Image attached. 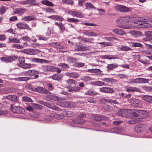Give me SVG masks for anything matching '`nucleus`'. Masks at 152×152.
<instances>
[{
    "mask_svg": "<svg viewBox=\"0 0 152 152\" xmlns=\"http://www.w3.org/2000/svg\"><path fill=\"white\" fill-rule=\"evenodd\" d=\"M120 49L121 50L123 51H128L131 50L130 48L127 46H121L120 48Z\"/></svg>",
    "mask_w": 152,
    "mask_h": 152,
    "instance_id": "37998d69",
    "label": "nucleus"
},
{
    "mask_svg": "<svg viewBox=\"0 0 152 152\" xmlns=\"http://www.w3.org/2000/svg\"><path fill=\"white\" fill-rule=\"evenodd\" d=\"M135 131L137 133H140L144 130L142 125L140 124L136 126L134 128Z\"/></svg>",
    "mask_w": 152,
    "mask_h": 152,
    "instance_id": "412c9836",
    "label": "nucleus"
},
{
    "mask_svg": "<svg viewBox=\"0 0 152 152\" xmlns=\"http://www.w3.org/2000/svg\"><path fill=\"white\" fill-rule=\"evenodd\" d=\"M139 80L140 83H148L149 81L148 79L144 78H139Z\"/></svg>",
    "mask_w": 152,
    "mask_h": 152,
    "instance_id": "a18cd8bd",
    "label": "nucleus"
},
{
    "mask_svg": "<svg viewBox=\"0 0 152 152\" xmlns=\"http://www.w3.org/2000/svg\"><path fill=\"white\" fill-rule=\"evenodd\" d=\"M53 66H43V69L46 72L53 71Z\"/></svg>",
    "mask_w": 152,
    "mask_h": 152,
    "instance_id": "bb28decb",
    "label": "nucleus"
},
{
    "mask_svg": "<svg viewBox=\"0 0 152 152\" xmlns=\"http://www.w3.org/2000/svg\"><path fill=\"white\" fill-rule=\"evenodd\" d=\"M39 93L46 94L48 93L49 91L45 89L40 87H37V91Z\"/></svg>",
    "mask_w": 152,
    "mask_h": 152,
    "instance_id": "dca6fc26",
    "label": "nucleus"
},
{
    "mask_svg": "<svg viewBox=\"0 0 152 152\" xmlns=\"http://www.w3.org/2000/svg\"><path fill=\"white\" fill-rule=\"evenodd\" d=\"M21 51L23 53L27 54L32 55V51L31 49H25L22 50Z\"/></svg>",
    "mask_w": 152,
    "mask_h": 152,
    "instance_id": "79ce46f5",
    "label": "nucleus"
},
{
    "mask_svg": "<svg viewBox=\"0 0 152 152\" xmlns=\"http://www.w3.org/2000/svg\"><path fill=\"white\" fill-rule=\"evenodd\" d=\"M7 9V8L4 6H2L1 7H0V13L2 14H4Z\"/></svg>",
    "mask_w": 152,
    "mask_h": 152,
    "instance_id": "3c124183",
    "label": "nucleus"
},
{
    "mask_svg": "<svg viewBox=\"0 0 152 152\" xmlns=\"http://www.w3.org/2000/svg\"><path fill=\"white\" fill-rule=\"evenodd\" d=\"M62 77V75L57 74H54L52 77V78L54 80H59Z\"/></svg>",
    "mask_w": 152,
    "mask_h": 152,
    "instance_id": "cd10ccee",
    "label": "nucleus"
},
{
    "mask_svg": "<svg viewBox=\"0 0 152 152\" xmlns=\"http://www.w3.org/2000/svg\"><path fill=\"white\" fill-rule=\"evenodd\" d=\"M65 82L68 84L69 85H71L73 84L75 85L77 83L76 81L72 79L67 80L65 81Z\"/></svg>",
    "mask_w": 152,
    "mask_h": 152,
    "instance_id": "72a5a7b5",
    "label": "nucleus"
},
{
    "mask_svg": "<svg viewBox=\"0 0 152 152\" xmlns=\"http://www.w3.org/2000/svg\"><path fill=\"white\" fill-rule=\"evenodd\" d=\"M101 45H103L104 46H111L112 44L111 43L106 42H101L100 43Z\"/></svg>",
    "mask_w": 152,
    "mask_h": 152,
    "instance_id": "680f3d73",
    "label": "nucleus"
},
{
    "mask_svg": "<svg viewBox=\"0 0 152 152\" xmlns=\"http://www.w3.org/2000/svg\"><path fill=\"white\" fill-rule=\"evenodd\" d=\"M84 64L80 62H75L74 63L73 65L76 67H81L84 65Z\"/></svg>",
    "mask_w": 152,
    "mask_h": 152,
    "instance_id": "de8ad7c7",
    "label": "nucleus"
},
{
    "mask_svg": "<svg viewBox=\"0 0 152 152\" xmlns=\"http://www.w3.org/2000/svg\"><path fill=\"white\" fill-rule=\"evenodd\" d=\"M106 39L107 40L110 41H113V40H118L117 38L114 37H106Z\"/></svg>",
    "mask_w": 152,
    "mask_h": 152,
    "instance_id": "13d9d810",
    "label": "nucleus"
},
{
    "mask_svg": "<svg viewBox=\"0 0 152 152\" xmlns=\"http://www.w3.org/2000/svg\"><path fill=\"white\" fill-rule=\"evenodd\" d=\"M85 6L87 9H95V8L94 6L90 3H86Z\"/></svg>",
    "mask_w": 152,
    "mask_h": 152,
    "instance_id": "58836bf2",
    "label": "nucleus"
},
{
    "mask_svg": "<svg viewBox=\"0 0 152 152\" xmlns=\"http://www.w3.org/2000/svg\"><path fill=\"white\" fill-rule=\"evenodd\" d=\"M87 48L83 45H77L75 47V50L77 51H85L87 50Z\"/></svg>",
    "mask_w": 152,
    "mask_h": 152,
    "instance_id": "b1692460",
    "label": "nucleus"
},
{
    "mask_svg": "<svg viewBox=\"0 0 152 152\" xmlns=\"http://www.w3.org/2000/svg\"><path fill=\"white\" fill-rule=\"evenodd\" d=\"M110 106L108 105L105 104L103 106V108L106 110L110 111Z\"/></svg>",
    "mask_w": 152,
    "mask_h": 152,
    "instance_id": "bf43d9fd",
    "label": "nucleus"
},
{
    "mask_svg": "<svg viewBox=\"0 0 152 152\" xmlns=\"http://www.w3.org/2000/svg\"><path fill=\"white\" fill-rule=\"evenodd\" d=\"M133 116L141 118H146L148 115V113L144 110H136V112L133 114Z\"/></svg>",
    "mask_w": 152,
    "mask_h": 152,
    "instance_id": "7ed1b4c3",
    "label": "nucleus"
},
{
    "mask_svg": "<svg viewBox=\"0 0 152 152\" xmlns=\"http://www.w3.org/2000/svg\"><path fill=\"white\" fill-rule=\"evenodd\" d=\"M47 86L48 87V89L50 91H52L53 89V88L52 84L50 83H48L47 84Z\"/></svg>",
    "mask_w": 152,
    "mask_h": 152,
    "instance_id": "69168bd1",
    "label": "nucleus"
},
{
    "mask_svg": "<svg viewBox=\"0 0 152 152\" xmlns=\"http://www.w3.org/2000/svg\"><path fill=\"white\" fill-rule=\"evenodd\" d=\"M13 47L21 49L23 48L22 45H20L18 44H15L12 45Z\"/></svg>",
    "mask_w": 152,
    "mask_h": 152,
    "instance_id": "4d7b16f0",
    "label": "nucleus"
},
{
    "mask_svg": "<svg viewBox=\"0 0 152 152\" xmlns=\"http://www.w3.org/2000/svg\"><path fill=\"white\" fill-rule=\"evenodd\" d=\"M20 67L24 69H29L32 67V64H30L24 63L21 65H19Z\"/></svg>",
    "mask_w": 152,
    "mask_h": 152,
    "instance_id": "a878e982",
    "label": "nucleus"
},
{
    "mask_svg": "<svg viewBox=\"0 0 152 152\" xmlns=\"http://www.w3.org/2000/svg\"><path fill=\"white\" fill-rule=\"evenodd\" d=\"M6 98L14 102H16L17 101L18 97L15 95H8L7 96Z\"/></svg>",
    "mask_w": 152,
    "mask_h": 152,
    "instance_id": "a211bd4d",
    "label": "nucleus"
},
{
    "mask_svg": "<svg viewBox=\"0 0 152 152\" xmlns=\"http://www.w3.org/2000/svg\"><path fill=\"white\" fill-rule=\"evenodd\" d=\"M18 61L20 63L19 65H21L25 63V59L24 57H19L18 58Z\"/></svg>",
    "mask_w": 152,
    "mask_h": 152,
    "instance_id": "e433bc0d",
    "label": "nucleus"
},
{
    "mask_svg": "<svg viewBox=\"0 0 152 152\" xmlns=\"http://www.w3.org/2000/svg\"><path fill=\"white\" fill-rule=\"evenodd\" d=\"M116 24L118 27L125 29L129 28L131 24L130 18L127 16L119 18L116 20Z\"/></svg>",
    "mask_w": 152,
    "mask_h": 152,
    "instance_id": "f257e3e1",
    "label": "nucleus"
},
{
    "mask_svg": "<svg viewBox=\"0 0 152 152\" xmlns=\"http://www.w3.org/2000/svg\"><path fill=\"white\" fill-rule=\"evenodd\" d=\"M59 66H61L62 68H69L67 64L64 63H60Z\"/></svg>",
    "mask_w": 152,
    "mask_h": 152,
    "instance_id": "6e6d98bb",
    "label": "nucleus"
},
{
    "mask_svg": "<svg viewBox=\"0 0 152 152\" xmlns=\"http://www.w3.org/2000/svg\"><path fill=\"white\" fill-rule=\"evenodd\" d=\"M34 1V0H26L24 1H21L20 4H26L33 3Z\"/></svg>",
    "mask_w": 152,
    "mask_h": 152,
    "instance_id": "a19ab883",
    "label": "nucleus"
},
{
    "mask_svg": "<svg viewBox=\"0 0 152 152\" xmlns=\"http://www.w3.org/2000/svg\"><path fill=\"white\" fill-rule=\"evenodd\" d=\"M85 94L89 95H94L96 94H98L96 92L94 91L90 90L88 91L85 93Z\"/></svg>",
    "mask_w": 152,
    "mask_h": 152,
    "instance_id": "c756f323",
    "label": "nucleus"
},
{
    "mask_svg": "<svg viewBox=\"0 0 152 152\" xmlns=\"http://www.w3.org/2000/svg\"><path fill=\"white\" fill-rule=\"evenodd\" d=\"M23 101L26 102H31L32 100L30 98L26 97L23 96Z\"/></svg>",
    "mask_w": 152,
    "mask_h": 152,
    "instance_id": "8fccbe9b",
    "label": "nucleus"
},
{
    "mask_svg": "<svg viewBox=\"0 0 152 152\" xmlns=\"http://www.w3.org/2000/svg\"><path fill=\"white\" fill-rule=\"evenodd\" d=\"M151 96H149L148 95H144L142 96V98L145 101L148 102Z\"/></svg>",
    "mask_w": 152,
    "mask_h": 152,
    "instance_id": "ea45409f",
    "label": "nucleus"
},
{
    "mask_svg": "<svg viewBox=\"0 0 152 152\" xmlns=\"http://www.w3.org/2000/svg\"><path fill=\"white\" fill-rule=\"evenodd\" d=\"M26 11V9L23 8H18L15 9L13 12L14 14H24Z\"/></svg>",
    "mask_w": 152,
    "mask_h": 152,
    "instance_id": "1a4fd4ad",
    "label": "nucleus"
},
{
    "mask_svg": "<svg viewBox=\"0 0 152 152\" xmlns=\"http://www.w3.org/2000/svg\"><path fill=\"white\" fill-rule=\"evenodd\" d=\"M31 61L33 62L40 63H48V61L47 60L37 58H33L31 59Z\"/></svg>",
    "mask_w": 152,
    "mask_h": 152,
    "instance_id": "6ab92c4d",
    "label": "nucleus"
},
{
    "mask_svg": "<svg viewBox=\"0 0 152 152\" xmlns=\"http://www.w3.org/2000/svg\"><path fill=\"white\" fill-rule=\"evenodd\" d=\"M118 77L121 79L126 78L127 77V76L124 74H119L118 75Z\"/></svg>",
    "mask_w": 152,
    "mask_h": 152,
    "instance_id": "052dcab7",
    "label": "nucleus"
},
{
    "mask_svg": "<svg viewBox=\"0 0 152 152\" xmlns=\"http://www.w3.org/2000/svg\"><path fill=\"white\" fill-rule=\"evenodd\" d=\"M38 38V39L39 40H47L48 39V38L45 37L41 36L40 35H39L37 36Z\"/></svg>",
    "mask_w": 152,
    "mask_h": 152,
    "instance_id": "e2e57ef3",
    "label": "nucleus"
},
{
    "mask_svg": "<svg viewBox=\"0 0 152 152\" xmlns=\"http://www.w3.org/2000/svg\"><path fill=\"white\" fill-rule=\"evenodd\" d=\"M72 122L76 124H83L85 121L83 119L75 118L72 120Z\"/></svg>",
    "mask_w": 152,
    "mask_h": 152,
    "instance_id": "393cba45",
    "label": "nucleus"
},
{
    "mask_svg": "<svg viewBox=\"0 0 152 152\" xmlns=\"http://www.w3.org/2000/svg\"><path fill=\"white\" fill-rule=\"evenodd\" d=\"M100 90L102 92L106 93H113L114 92L113 88L107 87H103L100 88Z\"/></svg>",
    "mask_w": 152,
    "mask_h": 152,
    "instance_id": "6e6552de",
    "label": "nucleus"
},
{
    "mask_svg": "<svg viewBox=\"0 0 152 152\" xmlns=\"http://www.w3.org/2000/svg\"><path fill=\"white\" fill-rule=\"evenodd\" d=\"M133 24L136 27L142 28H152V18L149 20H146V19H143L142 21L140 20L134 21Z\"/></svg>",
    "mask_w": 152,
    "mask_h": 152,
    "instance_id": "f03ea898",
    "label": "nucleus"
},
{
    "mask_svg": "<svg viewBox=\"0 0 152 152\" xmlns=\"http://www.w3.org/2000/svg\"><path fill=\"white\" fill-rule=\"evenodd\" d=\"M132 92H141V89L138 88L136 87H132Z\"/></svg>",
    "mask_w": 152,
    "mask_h": 152,
    "instance_id": "09e8293b",
    "label": "nucleus"
},
{
    "mask_svg": "<svg viewBox=\"0 0 152 152\" xmlns=\"http://www.w3.org/2000/svg\"><path fill=\"white\" fill-rule=\"evenodd\" d=\"M66 76L71 78H76L79 76V74L75 72H67L66 73Z\"/></svg>",
    "mask_w": 152,
    "mask_h": 152,
    "instance_id": "f3484780",
    "label": "nucleus"
},
{
    "mask_svg": "<svg viewBox=\"0 0 152 152\" xmlns=\"http://www.w3.org/2000/svg\"><path fill=\"white\" fill-rule=\"evenodd\" d=\"M132 45L134 47H142L143 46V45L142 44L140 43H137V42H133L132 44Z\"/></svg>",
    "mask_w": 152,
    "mask_h": 152,
    "instance_id": "603ef678",
    "label": "nucleus"
},
{
    "mask_svg": "<svg viewBox=\"0 0 152 152\" xmlns=\"http://www.w3.org/2000/svg\"><path fill=\"white\" fill-rule=\"evenodd\" d=\"M12 104H11V110L14 113L18 114H22L25 112V110L22 107L18 106H15L12 107Z\"/></svg>",
    "mask_w": 152,
    "mask_h": 152,
    "instance_id": "20e7f679",
    "label": "nucleus"
},
{
    "mask_svg": "<svg viewBox=\"0 0 152 152\" xmlns=\"http://www.w3.org/2000/svg\"><path fill=\"white\" fill-rule=\"evenodd\" d=\"M67 21L69 22H72L77 23L79 20L78 19L74 18H68L67 19Z\"/></svg>",
    "mask_w": 152,
    "mask_h": 152,
    "instance_id": "4c0bfd02",
    "label": "nucleus"
},
{
    "mask_svg": "<svg viewBox=\"0 0 152 152\" xmlns=\"http://www.w3.org/2000/svg\"><path fill=\"white\" fill-rule=\"evenodd\" d=\"M131 101L132 102V106L134 107H139L140 106V102L137 99L133 98L131 100Z\"/></svg>",
    "mask_w": 152,
    "mask_h": 152,
    "instance_id": "f8f14e48",
    "label": "nucleus"
},
{
    "mask_svg": "<svg viewBox=\"0 0 152 152\" xmlns=\"http://www.w3.org/2000/svg\"><path fill=\"white\" fill-rule=\"evenodd\" d=\"M17 57L15 56H9L8 57H2L0 58L1 60L6 63L10 62L17 59Z\"/></svg>",
    "mask_w": 152,
    "mask_h": 152,
    "instance_id": "39448f33",
    "label": "nucleus"
},
{
    "mask_svg": "<svg viewBox=\"0 0 152 152\" xmlns=\"http://www.w3.org/2000/svg\"><path fill=\"white\" fill-rule=\"evenodd\" d=\"M39 72L36 70H29L26 71L25 73L29 76H34L35 78H37L39 77L38 74Z\"/></svg>",
    "mask_w": 152,
    "mask_h": 152,
    "instance_id": "423d86ee",
    "label": "nucleus"
},
{
    "mask_svg": "<svg viewBox=\"0 0 152 152\" xmlns=\"http://www.w3.org/2000/svg\"><path fill=\"white\" fill-rule=\"evenodd\" d=\"M18 20V18L16 16H13L10 18V21H15Z\"/></svg>",
    "mask_w": 152,
    "mask_h": 152,
    "instance_id": "774afa93",
    "label": "nucleus"
},
{
    "mask_svg": "<svg viewBox=\"0 0 152 152\" xmlns=\"http://www.w3.org/2000/svg\"><path fill=\"white\" fill-rule=\"evenodd\" d=\"M144 38L146 41L152 40V31L147 32L145 34V37Z\"/></svg>",
    "mask_w": 152,
    "mask_h": 152,
    "instance_id": "aec40b11",
    "label": "nucleus"
},
{
    "mask_svg": "<svg viewBox=\"0 0 152 152\" xmlns=\"http://www.w3.org/2000/svg\"><path fill=\"white\" fill-rule=\"evenodd\" d=\"M142 89L146 91L151 92L152 91V87L149 86H143L142 87Z\"/></svg>",
    "mask_w": 152,
    "mask_h": 152,
    "instance_id": "c9c22d12",
    "label": "nucleus"
},
{
    "mask_svg": "<svg viewBox=\"0 0 152 152\" xmlns=\"http://www.w3.org/2000/svg\"><path fill=\"white\" fill-rule=\"evenodd\" d=\"M69 14L70 15L73 17L82 18L83 16L82 14L80 12L76 11H69L68 12Z\"/></svg>",
    "mask_w": 152,
    "mask_h": 152,
    "instance_id": "9b49d317",
    "label": "nucleus"
},
{
    "mask_svg": "<svg viewBox=\"0 0 152 152\" xmlns=\"http://www.w3.org/2000/svg\"><path fill=\"white\" fill-rule=\"evenodd\" d=\"M62 2L65 4L70 5H73L74 4L72 0H62Z\"/></svg>",
    "mask_w": 152,
    "mask_h": 152,
    "instance_id": "c03bdc74",
    "label": "nucleus"
},
{
    "mask_svg": "<svg viewBox=\"0 0 152 152\" xmlns=\"http://www.w3.org/2000/svg\"><path fill=\"white\" fill-rule=\"evenodd\" d=\"M95 119L96 121H99L103 119V117L100 115H97L95 116Z\"/></svg>",
    "mask_w": 152,
    "mask_h": 152,
    "instance_id": "338daca9",
    "label": "nucleus"
},
{
    "mask_svg": "<svg viewBox=\"0 0 152 152\" xmlns=\"http://www.w3.org/2000/svg\"><path fill=\"white\" fill-rule=\"evenodd\" d=\"M118 66V65L117 64H110L108 65L107 68L110 70H112L115 68L117 67Z\"/></svg>",
    "mask_w": 152,
    "mask_h": 152,
    "instance_id": "f704fd0d",
    "label": "nucleus"
},
{
    "mask_svg": "<svg viewBox=\"0 0 152 152\" xmlns=\"http://www.w3.org/2000/svg\"><path fill=\"white\" fill-rule=\"evenodd\" d=\"M9 42L10 43H19L20 42V39L16 38H9Z\"/></svg>",
    "mask_w": 152,
    "mask_h": 152,
    "instance_id": "473e14b6",
    "label": "nucleus"
},
{
    "mask_svg": "<svg viewBox=\"0 0 152 152\" xmlns=\"http://www.w3.org/2000/svg\"><path fill=\"white\" fill-rule=\"evenodd\" d=\"M139 80V78H137L135 79H130L129 83L130 84L132 83H140Z\"/></svg>",
    "mask_w": 152,
    "mask_h": 152,
    "instance_id": "7c9ffc66",
    "label": "nucleus"
},
{
    "mask_svg": "<svg viewBox=\"0 0 152 152\" xmlns=\"http://www.w3.org/2000/svg\"><path fill=\"white\" fill-rule=\"evenodd\" d=\"M86 35H87L89 36H96L97 35L95 33L93 32H88V33L87 34H86Z\"/></svg>",
    "mask_w": 152,
    "mask_h": 152,
    "instance_id": "0e129e2a",
    "label": "nucleus"
},
{
    "mask_svg": "<svg viewBox=\"0 0 152 152\" xmlns=\"http://www.w3.org/2000/svg\"><path fill=\"white\" fill-rule=\"evenodd\" d=\"M130 33L131 34L135 37H139L142 35L141 32L133 30L131 31Z\"/></svg>",
    "mask_w": 152,
    "mask_h": 152,
    "instance_id": "4be33fe9",
    "label": "nucleus"
},
{
    "mask_svg": "<svg viewBox=\"0 0 152 152\" xmlns=\"http://www.w3.org/2000/svg\"><path fill=\"white\" fill-rule=\"evenodd\" d=\"M94 85L97 86H102L104 85V83L103 82L101 81H97L94 83Z\"/></svg>",
    "mask_w": 152,
    "mask_h": 152,
    "instance_id": "864d4df0",
    "label": "nucleus"
},
{
    "mask_svg": "<svg viewBox=\"0 0 152 152\" xmlns=\"http://www.w3.org/2000/svg\"><path fill=\"white\" fill-rule=\"evenodd\" d=\"M22 20L24 21H30L34 20V17L33 16H25L23 17Z\"/></svg>",
    "mask_w": 152,
    "mask_h": 152,
    "instance_id": "c85d7f7f",
    "label": "nucleus"
},
{
    "mask_svg": "<svg viewBox=\"0 0 152 152\" xmlns=\"http://www.w3.org/2000/svg\"><path fill=\"white\" fill-rule=\"evenodd\" d=\"M127 112L126 109H122L118 111V113L119 116L122 117H126L128 116Z\"/></svg>",
    "mask_w": 152,
    "mask_h": 152,
    "instance_id": "2eb2a0df",
    "label": "nucleus"
},
{
    "mask_svg": "<svg viewBox=\"0 0 152 152\" xmlns=\"http://www.w3.org/2000/svg\"><path fill=\"white\" fill-rule=\"evenodd\" d=\"M61 69L57 67L53 66V71L57 72L58 73H60L61 72Z\"/></svg>",
    "mask_w": 152,
    "mask_h": 152,
    "instance_id": "5fc2aeb1",
    "label": "nucleus"
},
{
    "mask_svg": "<svg viewBox=\"0 0 152 152\" xmlns=\"http://www.w3.org/2000/svg\"><path fill=\"white\" fill-rule=\"evenodd\" d=\"M115 10L122 12H127L129 10L128 7L121 5H117L115 7Z\"/></svg>",
    "mask_w": 152,
    "mask_h": 152,
    "instance_id": "0eeeda50",
    "label": "nucleus"
},
{
    "mask_svg": "<svg viewBox=\"0 0 152 152\" xmlns=\"http://www.w3.org/2000/svg\"><path fill=\"white\" fill-rule=\"evenodd\" d=\"M55 25L58 26L61 33H63L65 30L66 28L62 23L55 22Z\"/></svg>",
    "mask_w": 152,
    "mask_h": 152,
    "instance_id": "4468645a",
    "label": "nucleus"
},
{
    "mask_svg": "<svg viewBox=\"0 0 152 152\" xmlns=\"http://www.w3.org/2000/svg\"><path fill=\"white\" fill-rule=\"evenodd\" d=\"M18 28L22 29H28L29 27V26L25 23L19 22L16 24Z\"/></svg>",
    "mask_w": 152,
    "mask_h": 152,
    "instance_id": "9d476101",
    "label": "nucleus"
},
{
    "mask_svg": "<svg viewBox=\"0 0 152 152\" xmlns=\"http://www.w3.org/2000/svg\"><path fill=\"white\" fill-rule=\"evenodd\" d=\"M42 3L44 4L50 6H53L54 5L51 2L47 0H44L42 1Z\"/></svg>",
    "mask_w": 152,
    "mask_h": 152,
    "instance_id": "2f4dec72",
    "label": "nucleus"
},
{
    "mask_svg": "<svg viewBox=\"0 0 152 152\" xmlns=\"http://www.w3.org/2000/svg\"><path fill=\"white\" fill-rule=\"evenodd\" d=\"M80 89L81 88L78 86H75L74 87L70 86L68 91L69 92H72L73 93L76 92Z\"/></svg>",
    "mask_w": 152,
    "mask_h": 152,
    "instance_id": "5701e85b",
    "label": "nucleus"
},
{
    "mask_svg": "<svg viewBox=\"0 0 152 152\" xmlns=\"http://www.w3.org/2000/svg\"><path fill=\"white\" fill-rule=\"evenodd\" d=\"M28 88L29 90L32 91L34 92L37 91V87H33L32 85H28Z\"/></svg>",
    "mask_w": 152,
    "mask_h": 152,
    "instance_id": "49530a36",
    "label": "nucleus"
},
{
    "mask_svg": "<svg viewBox=\"0 0 152 152\" xmlns=\"http://www.w3.org/2000/svg\"><path fill=\"white\" fill-rule=\"evenodd\" d=\"M113 32L115 34L119 35H122L125 34L126 32L123 29L118 28H115L113 30Z\"/></svg>",
    "mask_w": 152,
    "mask_h": 152,
    "instance_id": "ddd939ff",
    "label": "nucleus"
}]
</instances>
